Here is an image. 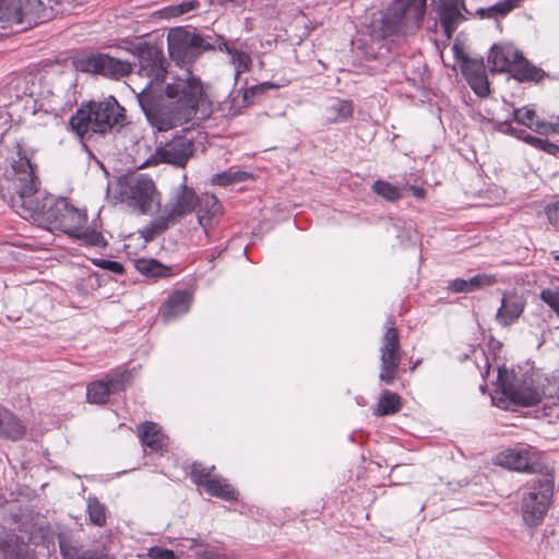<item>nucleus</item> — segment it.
<instances>
[{
    "label": "nucleus",
    "instance_id": "25",
    "mask_svg": "<svg viewBox=\"0 0 559 559\" xmlns=\"http://www.w3.org/2000/svg\"><path fill=\"white\" fill-rule=\"evenodd\" d=\"M354 107L350 100L336 99L325 108L326 120L329 122H341L348 120L353 116Z\"/></svg>",
    "mask_w": 559,
    "mask_h": 559
},
{
    "label": "nucleus",
    "instance_id": "2",
    "mask_svg": "<svg viewBox=\"0 0 559 559\" xmlns=\"http://www.w3.org/2000/svg\"><path fill=\"white\" fill-rule=\"evenodd\" d=\"M17 158L12 162L11 182L15 197L12 207L23 218H31L39 226L61 230L69 236L84 227L87 215L64 198H56L39 189L31 156L20 144Z\"/></svg>",
    "mask_w": 559,
    "mask_h": 559
},
{
    "label": "nucleus",
    "instance_id": "28",
    "mask_svg": "<svg viewBox=\"0 0 559 559\" xmlns=\"http://www.w3.org/2000/svg\"><path fill=\"white\" fill-rule=\"evenodd\" d=\"M508 131H510L512 134L516 135L518 138L522 139L524 142L528 143L530 145L544 151L550 155H556L559 152V147L557 144L549 142L548 140L537 138L531 134L522 135V131L519 133L511 127H508Z\"/></svg>",
    "mask_w": 559,
    "mask_h": 559
},
{
    "label": "nucleus",
    "instance_id": "11",
    "mask_svg": "<svg viewBox=\"0 0 559 559\" xmlns=\"http://www.w3.org/2000/svg\"><path fill=\"white\" fill-rule=\"evenodd\" d=\"M167 41L170 57L183 63L192 61L207 48L200 35L181 27L170 29Z\"/></svg>",
    "mask_w": 559,
    "mask_h": 559
},
{
    "label": "nucleus",
    "instance_id": "31",
    "mask_svg": "<svg viewBox=\"0 0 559 559\" xmlns=\"http://www.w3.org/2000/svg\"><path fill=\"white\" fill-rule=\"evenodd\" d=\"M372 191L388 201H397L402 198L400 189L384 180H377L372 185Z\"/></svg>",
    "mask_w": 559,
    "mask_h": 559
},
{
    "label": "nucleus",
    "instance_id": "50",
    "mask_svg": "<svg viewBox=\"0 0 559 559\" xmlns=\"http://www.w3.org/2000/svg\"><path fill=\"white\" fill-rule=\"evenodd\" d=\"M411 190H412L413 194L417 199H424L425 198V190L423 188L413 186V187H411Z\"/></svg>",
    "mask_w": 559,
    "mask_h": 559
},
{
    "label": "nucleus",
    "instance_id": "43",
    "mask_svg": "<svg viewBox=\"0 0 559 559\" xmlns=\"http://www.w3.org/2000/svg\"><path fill=\"white\" fill-rule=\"evenodd\" d=\"M61 554L63 559H86L87 554H83L82 556L79 554V550L75 547L70 546L67 542L60 540L59 543Z\"/></svg>",
    "mask_w": 559,
    "mask_h": 559
},
{
    "label": "nucleus",
    "instance_id": "5",
    "mask_svg": "<svg viewBox=\"0 0 559 559\" xmlns=\"http://www.w3.org/2000/svg\"><path fill=\"white\" fill-rule=\"evenodd\" d=\"M559 393V381L534 374L525 378H514L511 382L502 383V394L512 404L519 406L535 405L544 397L551 399Z\"/></svg>",
    "mask_w": 559,
    "mask_h": 559
},
{
    "label": "nucleus",
    "instance_id": "23",
    "mask_svg": "<svg viewBox=\"0 0 559 559\" xmlns=\"http://www.w3.org/2000/svg\"><path fill=\"white\" fill-rule=\"evenodd\" d=\"M218 49L221 51L226 52L229 56V61L235 68L236 80L241 73L250 71L252 66V59L248 51L238 49L237 47L229 45L227 43L219 44Z\"/></svg>",
    "mask_w": 559,
    "mask_h": 559
},
{
    "label": "nucleus",
    "instance_id": "17",
    "mask_svg": "<svg viewBox=\"0 0 559 559\" xmlns=\"http://www.w3.org/2000/svg\"><path fill=\"white\" fill-rule=\"evenodd\" d=\"M126 377L124 373H115L88 384L86 389L87 401L94 404L106 403L111 392L123 389Z\"/></svg>",
    "mask_w": 559,
    "mask_h": 559
},
{
    "label": "nucleus",
    "instance_id": "45",
    "mask_svg": "<svg viewBox=\"0 0 559 559\" xmlns=\"http://www.w3.org/2000/svg\"><path fill=\"white\" fill-rule=\"evenodd\" d=\"M546 214L549 223L559 230V202L548 205Z\"/></svg>",
    "mask_w": 559,
    "mask_h": 559
},
{
    "label": "nucleus",
    "instance_id": "21",
    "mask_svg": "<svg viewBox=\"0 0 559 559\" xmlns=\"http://www.w3.org/2000/svg\"><path fill=\"white\" fill-rule=\"evenodd\" d=\"M25 431L23 423L0 405V437L15 441L21 439Z\"/></svg>",
    "mask_w": 559,
    "mask_h": 559
},
{
    "label": "nucleus",
    "instance_id": "12",
    "mask_svg": "<svg viewBox=\"0 0 559 559\" xmlns=\"http://www.w3.org/2000/svg\"><path fill=\"white\" fill-rule=\"evenodd\" d=\"M194 153V143L186 136H175L156 147L147 159V164L166 163L176 167H185Z\"/></svg>",
    "mask_w": 559,
    "mask_h": 559
},
{
    "label": "nucleus",
    "instance_id": "19",
    "mask_svg": "<svg viewBox=\"0 0 559 559\" xmlns=\"http://www.w3.org/2000/svg\"><path fill=\"white\" fill-rule=\"evenodd\" d=\"M525 308V300L516 292H507L501 299V306L496 313V320L501 325H510L515 322Z\"/></svg>",
    "mask_w": 559,
    "mask_h": 559
},
{
    "label": "nucleus",
    "instance_id": "13",
    "mask_svg": "<svg viewBox=\"0 0 559 559\" xmlns=\"http://www.w3.org/2000/svg\"><path fill=\"white\" fill-rule=\"evenodd\" d=\"M214 466L206 467L200 463H193L191 477L198 486H203L207 493L224 500L237 499V491L227 480L221 476L213 475Z\"/></svg>",
    "mask_w": 559,
    "mask_h": 559
},
{
    "label": "nucleus",
    "instance_id": "44",
    "mask_svg": "<svg viewBox=\"0 0 559 559\" xmlns=\"http://www.w3.org/2000/svg\"><path fill=\"white\" fill-rule=\"evenodd\" d=\"M195 555L201 559H225L224 555L205 544L201 549L195 551Z\"/></svg>",
    "mask_w": 559,
    "mask_h": 559
},
{
    "label": "nucleus",
    "instance_id": "18",
    "mask_svg": "<svg viewBox=\"0 0 559 559\" xmlns=\"http://www.w3.org/2000/svg\"><path fill=\"white\" fill-rule=\"evenodd\" d=\"M437 4L440 15L441 26L448 38L457 28L459 24L464 20L462 9L464 8L462 0H432Z\"/></svg>",
    "mask_w": 559,
    "mask_h": 559
},
{
    "label": "nucleus",
    "instance_id": "35",
    "mask_svg": "<svg viewBox=\"0 0 559 559\" xmlns=\"http://www.w3.org/2000/svg\"><path fill=\"white\" fill-rule=\"evenodd\" d=\"M467 282H468L469 292H475L476 289H479L481 287H487V286H491V285L496 284L497 278L493 275L477 274V275L471 277L469 280H467Z\"/></svg>",
    "mask_w": 559,
    "mask_h": 559
},
{
    "label": "nucleus",
    "instance_id": "1",
    "mask_svg": "<svg viewBox=\"0 0 559 559\" xmlns=\"http://www.w3.org/2000/svg\"><path fill=\"white\" fill-rule=\"evenodd\" d=\"M138 75L146 82L136 98L150 124L165 132L191 121L206 97L200 79L187 70L163 87L167 72L162 52L144 46L138 48Z\"/></svg>",
    "mask_w": 559,
    "mask_h": 559
},
{
    "label": "nucleus",
    "instance_id": "14",
    "mask_svg": "<svg viewBox=\"0 0 559 559\" xmlns=\"http://www.w3.org/2000/svg\"><path fill=\"white\" fill-rule=\"evenodd\" d=\"M536 455L537 453L530 447L508 449L498 454L497 463L518 472L536 473L537 476L546 474V467L536 461Z\"/></svg>",
    "mask_w": 559,
    "mask_h": 559
},
{
    "label": "nucleus",
    "instance_id": "10",
    "mask_svg": "<svg viewBox=\"0 0 559 559\" xmlns=\"http://www.w3.org/2000/svg\"><path fill=\"white\" fill-rule=\"evenodd\" d=\"M379 380L392 384L397 377L403 359L400 335L394 326L386 329L381 337Z\"/></svg>",
    "mask_w": 559,
    "mask_h": 559
},
{
    "label": "nucleus",
    "instance_id": "9",
    "mask_svg": "<svg viewBox=\"0 0 559 559\" xmlns=\"http://www.w3.org/2000/svg\"><path fill=\"white\" fill-rule=\"evenodd\" d=\"M198 199L199 197L192 188L188 187L185 182L181 183L171 193L162 213L156 218L154 226L164 230L169 225L178 223L197 209Z\"/></svg>",
    "mask_w": 559,
    "mask_h": 559
},
{
    "label": "nucleus",
    "instance_id": "30",
    "mask_svg": "<svg viewBox=\"0 0 559 559\" xmlns=\"http://www.w3.org/2000/svg\"><path fill=\"white\" fill-rule=\"evenodd\" d=\"M87 513L92 524L96 526H104L106 524V507L97 498L90 497L87 499Z\"/></svg>",
    "mask_w": 559,
    "mask_h": 559
},
{
    "label": "nucleus",
    "instance_id": "49",
    "mask_svg": "<svg viewBox=\"0 0 559 559\" xmlns=\"http://www.w3.org/2000/svg\"><path fill=\"white\" fill-rule=\"evenodd\" d=\"M190 543H191V545L189 546V548L195 549V551L198 549H201L205 544L202 539H199V538H191Z\"/></svg>",
    "mask_w": 559,
    "mask_h": 559
},
{
    "label": "nucleus",
    "instance_id": "8",
    "mask_svg": "<svg viewBox=\"0 0 559 559\" xmlns=\"http://www.w3.org/2000/svg\"><path fill=\"white\" fill-rule=\"evenodd\" d=\"M492 70L508 72L518 81H538L540 71L532 66L511 44L495 45L489 55Z\"/></svg>",
    "mask_w": 559,
    "mask_h": 559
},
{
    "label": "nucleus",
    "instance_id": "34",
    "mask_svg": "<svg viewBox=\"0 0 559 559\" xmlns=\"http://www.w3.org/2000/svg\"><path fill=\"white\" fill-rule=\"evenodd\" d=\"M0 548L4 559H25L23 546L11 540H4L0 544Z\"/></svg>",
    "mask_w": 559,
    "mask_h": 559
},
{
    "label": "nucleus",
    "instance_id": "33",
    "mask_svg": "<svg viewBox=\"0 0 559 559\" xmlns=\"http://www.w3.org/2000/svg\"><path fill=\"white\" fill-rule=\"evenodd\" d=\"M249 175L245 171H224L215 175L213 182L219 186H228L236 182L245 181Z\"/></svg>",
    "mask_w": 559,
    "mask_h": 559
},
{
    "label": "nucleus",
    "instance_id": "37",
    "mask_svg": "<svg viewBox=\"0 0 559 559\" xmlns=\"http://www.w3.org/2000/svg\"><path fill=\"white\" fill-rule=\"evenodd\" d=\"M540 298L546 302L559 317V287L555 289H543Z\"/></svg>",
    "mask_w": 559,
    "mask_h": 559
},
{
    "label": "nucleus",
    "instance_id": "3",
    "mask_svg": "<svg viewBox=\"0 0 559 559\" xmlns=\"http://www.w3.org/2000/svg\"><path fill=\"white\" fill-rule=\"evenodd\" d=\"M427 0H394L385 11L380 12L370 23L368 37L354 45L366 59H377L382 39L395 34H406L420 26Z\"/></svg>",
    "mask_w": 559,
    "mask_h": 559
},
{
    "label": "nucleus",
    "instance_id": "16",
    "mask_svg": "<svg viewBox=\"0 0 559 559\" xmlns=\"http://www.w3.org/2000/svg\"><path fill=\"white\" fill-rule=\"evenodd\" d=\"M456 56L462 60V73L471 88L477 96L487 97L490 93V87L483 59H469L462 57L459 52Z\"/></svg>",
    "mask_w": 559,
    "mask_h": 559
},
{
    "label": "nucleus",
    "instance_id": "40",
    "mask_svg": "<svg viewBox=\"0 0 559 559\" xmlns=\"http://www.w3.org/2000/svg\"><path fill=\"white\" fill-rule=\"evenodd\" d=\"M93 264L103 269L107 270L109 272H112L115 274H122L123 273V266L119 262L110 261V260H104V259H93Z\"/></svg>",
    "mask_w": 559,
    "mask_h": 559
},
{
    "label": "nucleus",
    "instance_id": "36",
    "mask_svg": "<svg viewBox=\"0 0 559 559\" xmlns=\"http://www.w3.org/2000/svg\"><path fill=\"white\" fill-rule=\"evenodd\" d=\"M467 282H468L469 292H475L476 289H479L481 287H487V286H491V285L496 284L497 278L493 275L477 274V275L471 277L469 280H467Z\"/></svg>",
    "mask_w": 559,
    "mask_h": 559
},
{
    "label": "nucleus",
    "instance_id": "29",
    "mask_svg": "<svg viewBox=\"0 0 559 559\" xmlns=\"http://www.w3.org/2000/svg\"><path fill=\"white\" fill-rule=\"evenodd\" d=\"M71 237H74L82 242L93 247L104 248L107 246V241L103 234L96 228L88 227L84 229V227H82L79 231L72 234Z\"/></svg>",
    "mask_w": 559,
    "mask_h": 559
},
{
    "label": "nucleus",
    "instance_id": "4",
    "mask_svg": "<svg viewBox=\"0 0 559 559\" xmlns=\"http://www.w3.org/2000/svg\"><path fill=\"white\" fill-rule=\"evenodd\" d=\"M124 120V108L115 97L109 96L102 102H91L82 106L69 123L80 138H84L90 132L103 134L115 127H121Z\"/></svg>",
    "mask_w": 559,
    "mask_h": 559
},
{
    "label": "nucleus",
    "instance_id": "38",
    "mask_svg": "<svg viewBox=\"0 0 559 559\" xmlns=\"http://www.w3.org/2000/svg\"><path fill=\"white\" fill-rule=\"evenodd\" d=\"M522 0H502L495 5H492L489 11L498 14V15H506L513 9L518 8L520 5Z\"/></svg>",
    "mask_w": 559,
    "mask_h": 559
},
{
    "label": "nucleus",
    "instance_id": "26",
    "mask_svg": "<svg viewBox=\"0 0 559 559\" xmlns=\"http://www.w3.org/2000/svg\"><path fill=\"white\" fill-rule=\"evenodd\" d=\"M138 272L147 277H164L169 275V267L154 259H138L134 261Z\"/></svg>",
    "mask_w": 559,
    "mask_h": 559
},
{
    "label": "nucleus",
    "instance_id": "24",
    "mask_svg": "<svg viewBox=\"0 0 559 559\" xmlns=\"http://www.w3.org/2000/svg\"><path fill=\"white\" fill-rule=\"evenodd\" d=\"M191 304V295L187 292L179 290L175 292L167 301L165 309L163 310V317L165 320H170L178 316L188 312Z\"/></svg>",
    "mask_w": 559,
    "mask_h": 559
},
{
    "label": "nucleus",
    "instance_id": "41",
    "mask_svg": "<svg viewBox=\"0 0 559 559\" xmlns=\"http://www.w3.org/2000/svg\"><path fill=\"white\" fill-rule=\"evenodd\" d=\"M535 132L542 135L559 134V117L555 122L540 121L535 127Z\"/></svg>",
    "mask_w": 559,
    "mask_h": 559
},
{
    "label": "nucleus",
    "instance_id": "48",
    "mask_svg": "<svg viewBox=\"0 0 559 559\" xmlns=\"http://www.w3.org/2000/svg\"><path fill=\"white\" fill-rule=\"evenodd\" d=\"M63 110V104L62 102L59 99L58 96L56 95H52L51 96V99L48 100L47 103V107L45 108V111L46 112H52L55 115H58L59 111H62Z\"/></svg>",
    "mask_w": 559,
    "mask_h": 559
},
{
    "label": "nucleus",
    "instance_id": "47",
    "mask_svg": "<svg viewBox=\"0 0 559 559\" xmlns=\"http://www.w3.org/2000/svg\"><path fill=\"white\" fill-rule=\"evenodd\" d=\"M449 288L455 293H471L467 280L456 278L449 283Z\"/></svg>",
    "mask_w": 559,
    "mask_h": 559
},
{
    "label": "nucleus",
    "instance_id": "20",
    "mask_svg": "<svg viewBox=\"0 0 559 559\" xmlns=\"http://www.w3.org/2000/svg\"><path fill=\"white\" fill-rule=\"evenodd\" d=\"M197 207L199 224L205 230L216 224L223 214L222 205L213 194L205 193L199 197Z\"/></svg>",
    "mask_w": 559,
    "mask_h": 559
},
{
    "label": "nucleus",
    "instance_id": "22",
    "mask_svg": "<svg viewBox=\"0 0 559 559\" xmlns=\"http://www.w3.org/2000/svg\"><path fill=\"white\" fill-rule=\"evenodd\" d=\"M139 438L144 447L158 451L167 445V438L159 427L151 421L141 424L138 428Z\"/></svg>",
    "mask_w": 559,
    "mask_h": 559
},
{
    "label": "nucleus",
    "instance_id": "32",
    "mask_svg": "<svg viewBox=\"0 0 559 559\" xmlns=\"http://www.w3.org/2000/svg\"><path fill=\"white\" fill-rule=\"evenodd\" d=\"M513 119L531 130L535 131V127L539 120L536 117V111L530 107L518 108L513 110Z\"/></svg>",
    "mask_w": 559,
    "mask_h": 559
},
{
    "label": "nucleus",
    "instance_id": "42",
    "mask_svg": "<svg viewBox=\"0 0 559 559\" xmlns=\"http://www.w3.org/2000/svg\"><path fill=\"white\" fill-rule=\"evenodd\" d=\"M147 557L151 559H179L173 550L158 546L151 547L147 550Z\"/></svg>",
    "mask_w": 559,
    "mask_h": 559
},
{
    "label": "nucleus",
    "instance_id": "6",
    "mask_svg": "<svg viewBox=\"0 0 559 559\" xmlns=\"http://www.w3.org/2000/svg\"><path fill=\"white\" fill-rule=\"evenodd\" d=\"M118 192L122 202L141 214H150L159 209L160 195L154 181L145 176L138 175L118 182Z\"/></svg>",
    "mask_w": 559,
    "mask_h": 559
},
{
    "label": "nucleus",
    "instance_id": "7",
    "mask_svg": "<svg viewBox=\"0 0 559 559\" xmlns=\"http://www.w3.org/2000/svg\"><path fill=\"white\" fill-rule=\"evenodd\" d=\"M554 495V477L546 473L532 480L530 491L522 499V513L524 522L530 526H537L544 520Z\"/></svg>",
    "mask_w": 559,
    "mask_h": 559
},
{
    "label": "nucleus",
    "instance_id": "39",
    "mask_svg": "<svg viewBox=\"0 0 559 559\" xmlns=\"http://www.w3.org/2000/svg\"><path fill=\"white\" fill-rule=\"evenodd\" d=\"M543 416L548 419L549 423L559 419V397L554 400L550 399L549 402H546L542 408Z\"/></svg>",
    "mask_w": 559,
    "mask_h": 559
},
{
    "label": "nucleus",
    "instance_id": "27",
    "mask_svg": "<svg viewBox=\"0 0 559 559\" xmlns=\"http://www.w3.org/2000/svg\"><path fill=\"white\" fill-rule=\"evenodd\" d=\"M401 406V397L396 393L385 390L378 400L376 414L378 416L392 415L397 413Z\"/></svg>",
    "mask_w": 559,
    "mask_h": 559
},
{
    "label": "nucleus",
    "instance_id": "15",
    "mask_svg": "<svg viewBox=\"0 0 559 559\" xmlns=\"http://www.w3.org/2000/svg\"><path fill=\"white\" fill-rule=\"evenodd\" d=\"M83 71L97 73L112 80H119L127 76L132 71V64L110 57L109 55H92L84 61Z\"/></svg>",
    "mask_w": 559,
    "mask_h": 559
},
{
    "label": "nucleus",
    "instance_id": "46",
    "mask_svg": "<svg viewBox=\"0 0 559 559\" xmlns=\"http://www.w3.org/2000/svg\"><path fill=\"white\" fill-rule=\"evenodd\" d=\"M195 4L197 3L193 1L182 2L178 5L170 7L169 10L171 11L173 15L178 16L193 10Z\"/></svg>",
    "mask_w": 559,
    "mask_h": 559
}]
</instances>
